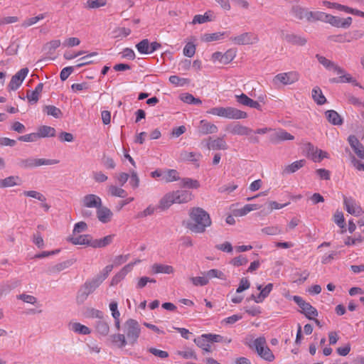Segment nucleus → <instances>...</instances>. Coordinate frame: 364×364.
<instances>
[{
  "mask_svg": "<svg viewBox=\"0 0 364 364\" xmlns=\"http://www.w3.org/2000/svg\"><path fill=\"white\" fill-rule=\"evenodd\" d=\"M67 240L74 245H85L92 247V236L90 234L73 235L69 236Z\"/></svg>",
  "mask_w": 364,
  "mask_h": 364,
  "instance_id": "14",
  "label": "nucleus"
},
{
  "mask_svg": "<svg viewBox=\"0 0 364 364\" xmlns=\"http://www.w3.org/2000/svg\"><path fill=\"white\" fill-rule=\"evenodd\" d=\"M177 354L185 359H197L196 353L191 349L178 351Z\"/></svg>",
  "mask_w": 364,
  "mask_h": 364,
  "instance_id": "61",
  "label": "nucleus"
},
{
  "mask_svg": "<svg viewBox=\"0 0 364 364\" xmlns=\"http://www.w3.org/2000/svg\"><path fill=\"white\" fill-rule=\"evenodd\" d=\"M206 146L209 150H226L228 149L227 143L223 137L208 138Z\"/></svg>",
  "mask_w": 364,
  "mask_h": 364,
  "instance_id": "17",
  "label": "nucleus"
},
{
  "mask_svg": "<svg viewBox=\"0 0 364 364\" xmlns=\"http://www.w3.org/2000/svg\"><path fill=\"white\" fill-rule=\"evenodd\" d=\"M196 50V46L193 43L188 42L183 48V53L185 56L191 58L193 57Z\"/></svg>",
  "mask_w": 364,
  "mask_h": 364,
  "instance_id": "55",
  "label": "nucleus"
},
{
  "mask_svg": "<svg viewBox=\"0 0 364 364\" xmlns=\"http://www.w3.org/2000/svg\"><path fill=\"white\" fill-rule=\"evenodd\" d=\"M111 341L113 345L119 348H123L129 342L124 334L115 333L111 336Z\"/></svg>",
  "mask_w": 364,
  "mask_h": 364,
  "instance_id": "31",
  "label": "nucleus"
},
{
  "mask_svg": "<svg viewBox=\"0 0 364 364\" xmlns=\"http://www.w3.org/2000/svg\"><path fill=\"white\" fill-rule=\"evenodd\" d=\"M97 218L102 223H107L112 220L113 213L109 208L102 205L97 208Z\"/></svg>",
  "mask_w": 364,
  "mask_h": 364,
  "instance_id": "20",
  "label": "nucleus"
},
{
  "mask_svg": "<svg viewBox=\"0 0 364 364\" xmlns=\"http://www.w3.org/2000/svg\"><path fill=\"white\" fill-rule=\"evenodd\" d=\"M21 182V178L18 176H9L3 180L0 181V187L7 188L12 187L14 186L20 185Z\"/></svg>",
  "mask_w": 364,
  "mask_h": 364,
  "instance_id": "35",
  "label": "nucleus"
},
{
  "mask_svg": "<svg viewBox=\"0 0 364 364\" xmlns=\"http://www.w3.org/2000/svg\"><path fill=\"white\" fill-rule=\"evenodd\" d=\"M59 162V160L57 159H35L36 167L55 165Z\"/></svg>",
  "mask_w": 364,
  "mask_h": 364,
  "instance_id": "58",
  "label": "nucleus"
},
{
  "mask_svg": "<svg viewBox=\"0 0 364 364\" xmlns=\"http://www.w3.org/2000/svg\"><path fill=\"white\" fill-rule=\"evenodd\" d=\"M180 99L185 103L189 105H200L202 101L199 98H196L193 95L185 93L180 96Z\"/></svg>",
  "mask_w": 364,
  "mask_h": 364,
  "instance_id": "48",
  "label": "nucleus"
},
{
  "mask_svg": "<svg viewBox=\"0 0 364 364\" xmlns=\"http://www.w3.org/2000/svg\"><path fill=\"white\" fill-rule=\"evenodd\" d=\"M18 166L23 168H32L36 167L35 159L28 158L21 159L18 161Z\"/></svg>",
  "mask_w": 364,
  "mask_h": 364,
  "instance_id": "59",
  "label": "nucleus"
},
{
  "mask_svg": "<svg viewBox=\"0 0 364 364\" xmlns=\"http://www.w3.org/2000/svg\"><path fill=\"white\" fill-rule=\"evenodd\" d=\"M192 284L196 287H203L207 285L209 282L205 274L200 277H193L190 278Z\"/></svg>",
  "mask_w": 364,
  "mask_h": 364,
  "instance_id": "54",
  "label": "nucleus"
},
{
  "mask_svg": "<svg viewBox=\"0 0 364 364\" xmlns=\"http://www.w3.org/2000/svg\"><path fill=\"white\" fill-rule=\"evenodd\" d=\"M169 82L176 87H182L189 83L190 80L187 78H182L177 75L169 77Z\"/></svg>",
  "mask_w": 364,
  "mask_h": 364,
  "instance_id": "52",
  "label": "nucleus"
},
{
  "mask_svg": "<svg viewBox=\"0 0 364 364\" xmlns=\"http://www.w3.org/2000/svg\"><path fill=\"white\" fill-rule=\"evenodd\" d=\"M261 232L267 235H277L282 232L281 228L277 225L268 226L262 228Z\"/></svg>",
  "mask_w": 364,
  "mask_h": 364,
  "instance_id": "53",
  "label": "nucleus"
},
{
  "mask_svg": "<svg viewBox=\"0 0 364 364\" xmlns=\"http://www.w3.org/2000/svg\"><path fill=\"white\" fill-rule=\"evenodd\" d=\"M333 221L340 228H343L345 227V219L343 213L341 211H337L333 215Z\"/></svg>",
  "mask_w": 364,
  "mask_h": 364,
  "instance_id": "62",
  "label": "nucleus"
},
{
  "mask_svg": "<svg viewBox=\"0 0 364 364\" xmlns=\"http://www.w3.org/2000/svg\"><path fill=\"white\" fill-rule=\"evenodd\" d=\"M225 32H216L213 33H205L202 36V40L205 42H212L220 41L225 36Z\"/></svg>",
  "mask_w": 364,
  "mask_h": 364,
  "instance_id": "40",
  "label": "nucleus"
},
{
  "mask_svg": "<svg viewBox=\"0 0 364 364\" xmlns=\"http://www.w3.org/2000/svg\"><path fill=\"white\" fill-rule=\"evenodd\" d=\"M237 55V50L235 48H230L225 53L215 52L211 55L213 63H219L223 65H227L231 63Z\"/></svg>",
  "mask_w": 364,
  "mask_h": 364,
  "instance_id": "8",
  "label": "nucleus"
},
{
  "mask_svg": "<svg viewBox=\"0 0 364 364\" xmlns=\"http://www.w3.org/2000/svg\"><path fill=\"white\" fill-rule=\"evenodd\" d=\"M218 131V127L205 119H202L199 122L198 132L200 134L207 135L215 134Z\"/></svg>",
  "mask_w": 364,
  "mask_h": 364,
  "instance_id": "19",
  "label": "nucleus"
},
{
  "mask_svg": "<svg viewBox=\"0 0 364 364\" xmlns=\"http://www.w3.org/2000/svg\"><path fill=\"white\" fill-rule=\"evenodd\" d=\"M293 300L301 308V312L304 314L307 318L311 320L318 316V311L316 308L312 306L309 303L306 302L301 296H294Z\"/></svg>",
  "mask_w": 364,
  "mask_h": 364,
  "instance_id": "10",
  "label": "nucleus"
},
{
  "mask_svg": "<svg viewBox=\"0 0 364 364\" xmlns=\"http://www.w3.org/2000/svg\"><path fill=\"white\" fill-rule=\"evenodd\" d=\"M45 17L46 14H41L36 16L28 18L23 21L21 26L24 28H28L37 23L39 21L44 19Z\"/></svg>",
  "mask_w": 364,
  "mask_h": 364,
  "instance_id": "49",
  "label": "nucleus"
},
{
  "mask_svg": "<svg viewBox=\"0 0 364 364\" xmlns=\"http://www.w3.org/2000/svg\"><path fill=\"white\" fill-rule=\"evenodd\" d=\"M203 274L206 275V277L208 279V282L210 281V279H212L214 278H217V279H219L221 280L226 279V276L224 274V272H223L222 271L217 269H210L207 272H203Z\"/></svg>",
  "mask_w": 364,
  "mask_h": 364,
  "instance_id": "42",
  "label": "nucleus"
},
{
  "mask_svg": "<svg viewBox=\"0 0 364 364\" xmlns=\"http://www.w3.org/2000/svg\"><path fill=\"white\" fill-rule=\"evenodd\" d=\"M140 262V260L138 259L134 262H132L124 266L117 274H116L112 279L111 285L114 286L117 284L121 280H122L125 276L132 271L133 267L136 263Z\"/></svg>",
  "mask_w": 364,
  "mask_h": 364,
  "instance_id": "18",
  "label": "nucleus"
},
{
  "mask_svg": "<svg viewBox=\"0 0 364 364\" xmlns=\"http://www.w3.org/2000/svg\"><path fill=\"white\" fill-rule=\"evenodd\" d=\"M230 41L236 45H252L259 42V37L252 32H245L230 38Z\"/></svg>",
  "mask_w": 364,
  "mask_h": 364,
  "instance_id": "9",
  "label": "nucleus"
},
{
  "mask_svg": "<svg viewBox=\"0 0 364 364\" xmlns=\"http://www.w3.org/2000/svg\"><path fill=\"white\" fill-rule=\"evenodd\" d=\"M113 269V265L109 264L107 265L101 272L100 275L99 276L97 280L94 282L95 286L94 288L98 286L100 283H101L102 281H104L109 275V274L112 272Z\"/></svg>",
  "mask_w": 364,
  "mask_h": 364,
  "instance_id": "50",
  "label": "nucleus"
},
{
  "mask_svg": "<svg viewBox=\"0 0 364 364\" xmlns=\"http://www.w3.org/2000/svg\"><path fill=\"white\" fill-rule=\"evenodd\" d=\"M43 87V83H39L37 85V86L35 87V89L32 91H28L26 95V97L28 101L30 103H36L40 97L41 93L42 92Z\"/></svg>",
  "mask_w": 364,
  "mask_h": 364,
  "instance_id": "28",
  "label": "nucleus"
},
{
  "mask_svg": "<svg viewBox=\"0 0 364 364\" xmlns=\"http://www.w3.org/2000/svg\"><path fill=\"white\" fill-rule=\"evenodd\" d=\"M95 328L97 333L103 336H107L109 332V324L102 319L97 321Z\"/></svg>",
  "mask_w": 364,
  "mask_h": 364,
  "instance_id": "41",
  "label": "nucleus"
},
{
  "mask_svg": "<svg viewBox=\"0 0 364 364\" xmlns=\"http://www.w3.org/2000/svg\"><path fill=\"white\" fill-rule=\"evenodd\" d=\"M88 226L85 222L80 221L75 224L73 230V235H78L80 232H85L87 230Z\"/></svg>",
  "mask_w": 364,
  "mask_h": 364,
  "instance_id": "60",
  "label": "nucleus"
},
{
  "mask_svg": "<svg viewBox=\"0 0 364 364\" xmlns=\"http://www.w3.org/2000/svg\"><path fill=\"white\" fill-rule=\"evenodd\" d=\"M193 198V194L189 191L178 190L171 191L164 195L161 199L159 208L164 210L168 208L174 203H186L191 201Z\"/></svg>",
  "mask_w": 364,
  "mask_h": 364,
  "instance_id": "2",
  "label": "nucleus"
},
{
  "mask_svg": "<svg viewBox=\"0 0 364 364\" xmlns=\"http://www.w3.org/2000/svg\"><path fill=\"white\" fill-rule=\"evenodd\" d=\"M325 22L328 23L331 26L337 28H348L352 23V18L347 17L346 18L341 19L337 16L328 14Z\"/></svg>",
  "mask_w": 364,
  "mask_h": 364,
  "instance_id": "15",
  "label": "nucleus"
},
{
  "mask_svg": "<svg viewBox=\"0 0 364 364\" xmlns=\"http://www.w3.org/2000/svg\"><path fill=\"white\" fill-rule=\"evenodd\" d=\"M325 115L328 121L333 125H341L343 124V118L335 110H328L325 112Z\"/></svg>",
  "mask_w": 364,
  "mask_h": 364,
  "instance_id": "32",
  "label": "nucleus"
},
{
  "mask_svg": "<svg viewBox=\"0 0 364 364\" xmlns=\"http://www.w3.org/2000/svg\"><path fill=\"white\" fill-rule=\"evenodd\" d=\"M316 58H317L318 61L323 65L326 69L333 71V73L341 75L339 80H337L336 79H333L332 81L336 82H354L353 78L352 76L346 73L345 70L341 68L340 66H338L337 64L333 63V61L327 59L326 58L321 56L320 55H316Z\"/></svg>",
  "mask_w": 364,
  "mask_h": 364,
  "instance_id": "4",
  "label": "nucleus"
},
{
  "mask_svg": "<svg viewBox=\"0 0 364 364\" xmlns=\"http://www.w3.org/2000/svg\"><path fill=\"white\" fill-rule=\"evenodd\" d=\"M38 139L39 137L36 132L20 136L18 139L21 141L34 142L36 141Z\"/></svg>",
  "mask_w": 364,
  "mask_h": 364,
  "instance_id": "63",
  "label": "nucleus"
},
{
  "mask_svg": "<svg viewBox=\"0 0 364 364\" xmlns=\"http://www.w3.org/2000/svg\"><path fill=\"white\" fill-rule=\"evenodd\" d=\"M114 238V235H108L102 238L94 239L92 237V248H103L112 243Z\"/></svg>",
  "mask_w": 364,
  "mask_h": 364,
  "instance_id": "24",
  "label": "nucleus"
},
{
  "mask_svg": "<svg viewBox=\"0 0 364 364\" xmlns=\"http://www.w3.org/2000/svg\"><path fill=\"white\" fill-rule=\"evenodd\" d=\"M182 184L184 187L189 188L197 189L200 187V183L198 181L192 179L190 178H185L182 179Z\"/></svg>",
  "mask_w": 364,
  "mask_h": 364,
  "instance_id": "57",
  "label": "nucleus"
},
{
  "mask_svg": "<svg viewBox=\"0 0 364 364\" xmlns=\"http://www.w3.org/2000/svg\"><path fill=\"white\" fill-rule=\"evenodd\" d=\"M299 73L296 71H289L281 73L276 75L273 78L274 84H282L283 85H292L299 81Z\"/></svg>",
  "mask_w": 364,
  "mask_h": 364,
  "instance_id": "7",
  "label": "nucleus"
},
{
  "mask_svg": "<svg viewBox=\"0 0 364 364\" xmlns=\"http://www.w3.org/2000/svg\"><path fill=\"white\" fill-rule=\"evenodd\" d=\"M284 39L289 43L299 46H304L307 43V39L304 36L294 33L286 34Z\"/></svg>",
  "mask_w": 364,
  "mask_h": 364,
  "instance_id": "25",
  "label": "nucleus"
},
{
  "mask_svg": "<svg viewBox=\"0 0 364 364\" xmlns=\"http://www.w3.org/2000/svg\"><path fill=\"white\" fill-rule=\"evenodd\" d=\"M107 192L112 197L125 198L127 196V193L124 189L114 185L108 186Z\"/></svg>",
  "mask_w": 364,
  "mask_h": 364,
  "instance_id": "34",
  "label": "nucleus"
},
{
  "mask_svg": "<svg viewBox=\"0 0 364 364\" xmlns=\"http://www.w3.org/2000/svg\"><path fill=\"white\" fill-rule=\"evenodd\" d=\"M61 41L58 39L52 40L43 46V50L48 54H53L60 47Z\"/></svg>",
  "mask_w": 364,
  "mask_h": 364,
  "instance_id": "43",
  "label": "nucleus"
},
{
  "mask_svg": "<svg viewBox=\"0 0 364 364\" xmlns=\"http://www.w3.org/2000/svg\"><path fill=\"white\" fill-rule=\"evenodd\" d=\"M235 98L237 99V102L242 105L247 106L251 108H255L258 110L262 109L261 105L258 102L252 100L244 93H242L240 95H235Z\"/></svg>",
  "mask_w": 364,
  "mask_h": 364,
  "instance_id": "22",
  "label": "nucleus"
},
{
  "mask_svg": "<svg viewBox=\"0 0 364 364\" xmlns=\"http://www.w3.org/2000/svg\"><path fill=\"white\" fill-rule=\"evenodd\" d=\"M195 343L205 352H210L211 350V346L209 340L205 337V334L196 338L194 340Z\"/></svg>",
  "mask_w": 364,
  "mask_h": 364,
  "instance_id": "37",
  "label": "nucleus"
},
{
  "mask_svg": "<svg viewBox=\"0 0 364 364\" xmlns=\"http://www.w3.org/2000/svg\"><path fill=\"white\" fill-rule=\"evenodd\" d=\"M251 348H254L259 356L268 362H272L274 360L275 357L267 345V341L264 337L261 336L255 339L252 343H246Z\"/></svg>",
  "mask_w": 364,
  "mask_h": 364,
  "instance_id": "5",
  "label": "nucleus"
},
{
  "mask_svg": "<svg viewBox=\"0 0 364 364\" xmlns=\"http://www.w3.org/2000/svg\"><path fill=\"white\" fill-rule=\"evenodd\" d=\"M28 73V69L25 68L18 70L14 76H12L8 87L11 90H17L22 84Z\"/></svg>",
  "mask_w": 364,
  "mask_h": 364,
  "instance_id": "13",
  "label": "nucleus"
},
{
  "mask_svg": "<svg viewBox=\"0 0 364 364\" xmlns=\"http://www.w3.org/2000/svg\"><path fill=\"white\" fill-rule=\"evenodd\" d=\"M188 215L189 219L185 225L193 233H203L212 225L210 215L201 208L194 207L191 208Z\"/></svg>",
  "mask_w": 364,
  "mask_h": 364,
  "instance_id": "1",
  "label": "nucleus"
},
{
  "mask_svg": "<svg viewBox=\"0 0 364 364\" xmlns=\"http://www.w3.org/2000/svg\"><path fill=\"white\" fill-rule=\"evenodd\" d=\"M273 289V284L269 283L267 284L264 287H262V285L257 286V289L260 291L259 295L254 297V300L257 303L262 302L270 294Z\"/></svg>",
  "mask_w": 364,
  "mask_h": 364,
  "instance_id": "26",
  "label": "nucleus"
},
{
  "mask_svg": "<svg viewBox=\"0 0 364 364\" xmlns=\"http://www.w3.org/2000/svg\"><path fill=\"white\" fill-rule=\"evenodd\" d=\"M248 260L246 257L240 255L237 257L233 258L230 261V264L235 267H240L242 265H245L247 263Z\"/></svg>",
  "mask_w": 364,
  "mask_h": 364,
  "instance_id": "64",
  "label": "nucleus"
},
{
  "mask_svg": "<svg viewBox=\"0 0 364 364\" xmlns=\"http://www.w3.org/2000/svg\"><path fill=\"white\" fill-rule=\"evenodd\" d=\"M259 206L257 204H247L244 207L237 209L235 211V215L237 216H245L252 210L259 209Z\"/></svg>",
  "mask_w": 364,
  "mask_h": 364,
  "instance_id": "46",
  "label": "nucleus"
},
{
  "mask_svg": "<svg viewBox=\"0 0 364 364\" xmlns=\"http://www.w3.org/2000/svg\"><path fill=\"white\" fill-rule=\"evenodd\" d=\"M305 159L295 161L290 164L286 165L282 169V174L294 173L306 165Z\"/></svg>",
  "mask_w": 364,
  "mask_h": 364,
  "instance_id": "23",
  "label": "nucleus"
},
{
  "mask_svg": "<svg viewBox=\"0 0 364 364\" xmlns=\"http://www.w3.org/2000/svg\"><path fill=\"white\" fill-rule=\"evenodd\" d=\"M308 15V21H326L328 14L322 11H309Z\"/></svg>",
  "mask_w": 364,
  "mask_h": 364,
  "instance_id": "45",
  "label": "nucleus"
},
{
  "mask_svg": "<svg viewBox=\"0 0 364 364\" xmlns=\"http://www.w3.org/2000/svg\"><path fill=\"white\" fill-rule=\"evenodd\" d=\"M309 11L303 9V8H301V7H299V6H295L291 10V14L292 15L299 19V20H306L308 21V15L309 14Z\"/></svg>",
  "mask_w": 364,
  "mask_h": 364,
  "instance_id": "44",
  "label": "nucleus"
},
{
  "mask_svg": "<svg viewBox=\"0 0 364 364\" xmlns=\"http://www.w3.org/2000/svg\"><path fill=\"white\" fill-rule=\"evenodd\" d=\"M311 92L312 98L316 104L322 105L326 102V98L323 95L320 87H315L314 88H313Z\"/></svg>",
  "mask_w": 364,
  "mask_h": 364,
  "instance_id": "39",
  "label": "nucleus"
},
{
  "mask_svg": "<svg viewBox=\"0 0 364 364\" xmlns=\"http://www.w3.org/2000/svg\"><path fill=\"white\" fill-rule=\"evenodd\" d=\"M124 333L129 345H134L137 342L141 333L139 323L134 319H128L124 323Z\"/></svg>",
  "mask_w": 364,
  "mask_h": 364,
  "instance_id": "6",
  "label": "nucleus"
},
{
  "mask_svg": "<svg viewBox=\"0 0 364 364\" xmlns=\"http://www.w3.org/2000/svg\"><path fill=\"white\" fill-rule=\"evenodd\" d=\"M151 270L154 274H173L174 272V268L168 264H162L155 263L151 266Z\"/></svg>",
  "mask_w": 364,
  "mask_h": 364,
  "instance_id": "29",
  "label": "nucleus"
},
{
  "mask_svg": "<svg viewBox=\"0 0 364 364\" xmlns=\"http://www.w3.org/2000/svg\"><path fill=\"white\" fill-rule=\"evenodd\" d=\"M294 136L285 130L279 129L274 132L272 136V141L277 142L279 141L293 140Z\"/></svg>",
  "mask_w": 364,
  "mask_h": 364,
  "instance_id": "33",
  "label": "nucleus"
},
{
  "mask_svg": "<svg viewBox=\"0 0 364 364\" xmlns=\"http://www.w3.org/2000/svg\"><path fill=\"white\" fill-rule=\"evenodd\" d=\"M45 112L48 115L53 116L55 118H59L62 115L61 110L53 105H48L45 107Z\"/></svg>",
  "mask_w": 364,
  "mask_h": 364,
  "instance_id": "56",
  "label": "nucleus"
},
{
  "mask_svg": "<svg viewBox=\"0 0 364 364\" xmlns=\"http://www.w3.org/2000/svg\"><path fill=\"white\" fill-rule=\"evenodd\" d=\"M215 16L214 13L211 11H208L203 15H201V14L196 15L193 17L192 23L193 24H196V23L200 24V23H203L205 22L211 21L213 19H215Z\"/></svg>",
  "mask_w": 364,
  "mask_h": 364,
  "instance_id": "30",
  "label": "nucleus"
},
{
  "mask_svg": "<svg viewBox=\"0 0 364 364\" xmlns=\"http://www.w3.org/2000/svg\"><path fill=\"white\" fill-rule=\"evenodd\" d=\"M180 179L178 172L175 169H168L164 171L162 181L166 183H171Z\"/></svg>",
  "mask_w": 364,
  "mask_h": 364,
  "instance_id": "38",
  "label": "nucleus"
},
{
  "mask_svg": "<svg viewBox=\"0 0 364 364\" xmlns=\"http://www.w3.org/2000/svg\"><path fill=\"white\" fill-rule=\"evenodd\" d=\"M37 134L40 138L52 137L55 135V129L49 126H41L38 129Z\"/></svg>",
  "mask_w": 364,
  "mask_h": 364,
  "instance_id": "36",
  "label": "nucleus"
},
{
  "mask_svg": "<svg viewBox=\"0 0 364 364\" xmlns=\"http://www.w3.org/2000/svg\"><path fill=\"white\" fill-rule=\"evenodd\" d=\"M207 114L229 119H243L247 117V112L233 107H215L207 111Z\"/></svg>",
  "mask_w": 364,
  "mask_h": 364,
  "instance_id": "3",
  "label": "nucleus"
},
{
  "mask_svg": "<svg viewBox=\"0 0 364 364\" xmlns=\"http://www.w3.org/2000/svg\"><path fill=\"white\" fill-rule=\"evenodd\" d=\"M84 207L90 208H98L102 205V199L95 194H87L82 200Z\"/></svg>",
  "mask_w": 364,
  "mask_h": 364,
  "instance_id": "16",
  "label": "nucleus"
},
{
  "mask_svg": "<svg viewBox=\"0 0 364 364\" xmlns=\"http://www.w3.org/2000/svg\"><path fill=\"white\" fill-rule=\"evenodd\" d=\"M228 130L232 134L239 136H247L252 132V130L250 128L246 126H243L239 123H236L229 126L228 127Z\"/></svg>",
  "mask_w": 364,
  "mask_h": 364,
  "instance_id": "21",
  "label": "nucleus"
},
{
  "mask_svg": "<svg viewBox=\"0 0 364 364\" xmlns=\"http://www.w3.org/2000/svg\"><path fill=\"white\" fill-rule=\"evenodd\" d=\"M343 205L346 210L354 216H360L364 213V209L360 203L352 197H343Z\"/></svg>",
  "mask_w": 364,
  "mask_h": 364,
  "instance_id": "11",
  "label": "nucleus"
},
{
  "mask_svg": "<svg viewBox=\"0 0 364 364\" xmlns=\"http://www.w3.org/2000/svg\"><path fill=\"white\" fill-rule=\"evenodd\" d=\"M68 328L70 331L81 335H89L91 333V330L87 326L78 322H70Z\"/></svg>",
  "mask_w": 364,
  "mask_h": 364,
  "instance_id": "27",
  "label": "nucleus"
},
{
  "mask_svg": "<svg viewBox=\"0 0 364 364\" xmlns=\"http://www.w3.org/2000/svg\"><path fill=\"white\" fill-rule=\"evenodd\" d=\"M305 149L307 157L310 158L314 162H320L323 159L328 158L327 152L318 149L310 142L305 144Z\"/></svg>",
  "mask_w": 364,
  "mask_h": 364,
  "instance_id": "12",
  "label": "nucleus"
},
{
  "mask_svg": "<svg viewBox=\"0 0 364 364\" xmlns=\"http://www.w3.org/2000/svg\"><path fill=\"white\" fill-rule=\"evenodd\" d=\"M136 48L137 50L141 54H149L151 53L149 42L147 39L142 40L138 44Z\"/></svg>",
  "mask_w": 364,
  "mask_h": 364,
  "instance_id": "51",
  "label": "nucleus"
},
{
  "mask_svg": "<svg viewBox=\"0 0 364 364\" xmlns=\"http://www.w3.org/2000/svg\"><path fill=\"white\" fill-rule=\"evenodd\" d=\"M97 52H92V53H90L87 54V55H85V56L80 58L77 61V63L76 64V67L77 68H81V67L85 66V65L93 64L95 62H94V60H92L90 58L92 57L97 56Z\"/></svg>",
  "mask_w": 364,
  "mask_h": 364,
  "instance_id": "47",
  "label": "nucleus"
}]
</instances>
